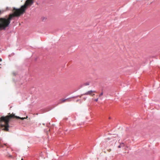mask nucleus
Masks as SVG:
<instances>
[{
  "mask_svg": "<svg viewBox=\"0 0 160 160\" xmlns=\"http://www.w3.org/2000/svg\"><path fill=\"white\" fill-rule=\"evenodd\" d=\"M6 116H2L0 118V128L2 129V130L5 131H9V121L14 118L20 119L22 120H23L25 118H20L18 116H16L14 114L12 113Z\"/></svg>",
  "mask_w": 160,
  "mask_h": 160,
  "instance_id": "nucleus-1",
  "label": "nucleus"
},
{
  "mask_svg": "<svg viewBox=\"0 0 160 160\" xmlns=\"http://www.w3.org/2000/svg\"><path fill=\"white\" fill-rule=\"evenodd\" d=\"M96 93V92L95 91L90 90L86 92L85 94H84V95H89L93 97L95 95L94 93Z\"/></svg>",
  "mask_w": 160,
  "mask_h": 160,
  "instance_id": "nucleus-2",
  "label": "nucleus"
},
{
  "mask_svg": "<svg viewBox=\"0 0 160 160\" xmlns=\"http://www.w3.org/2000/svg\"><path fill=\"white\" fill-rule=\"evenodd\" d=\"M125 145L123 143H120V145L118 146V148H121V147H124Z\"/></svg>",
  "mask_w": 160,
  "mask_h": 160,
  "instance_id": "nucleus-3",
  "label": "nucleus"
},
{
  "mask_svg": "<svg viewBox=\"0 0 160 160\" xmlns=\"http://www.w3.org/2000/svg\"><path fill=\"white\" fill-rule=\"evenodd\" d=\"M68 99H62L60 100V103H63L66 101H68Z\"/></svg>",
  "mask_w": 160,
  "mask_h": 160,
  "instance_id": "nucleus-4",
  "label": "nucleus"
},
{
  "mask_svg": "<svg viewBox=\"0 0 160 160\" xmlns=\"http://www.w3.org/2000/svg\"><path fill=\"white\" fill-rule=\"evenodd\" d=\"M103 92H102L99 95V97H100L101 96L103 95Z\"/></svg>",
  "mask_w": 160,
  "mask_h": 160,
  "instance_id": "nucleus-5",
  "label": "nucleus"
},
{
  "mask_svg": "<svg viewBox=\"0 0 160 160\" xmlns=\"http://www.w3.org/2000/svg\"><path fill=\"white\" fill-rule=\"evenodd\" d=\"M98 98H97L95 99H94V100L96 102H97L98 101Z\"/></svg>",
  "mask_w": 160,
  "mask_h": 160,
  "instance_id": "nucleus-6",
  "label": "nucleus"
},
{
  "mask_svg": "<svg viewBox=\"0 0 160 160\" xmlns=\"http://www.w3.org/2000/svg\"><path fill=\"white\" fill-rule=\"evenodd\" d=\"M8 157H12V156L11 155H9V156H8Z\"/></svg>",
  "mask_w": 160,
  "mask_h": 160,
  "instance_id": "nucleus-7",
  "label": "nucleus"
},
{
  "mask_svg": "<svg viewBox=\"0 0 160 160\" xmlns=\"http://www.w3.org/2000/svg\"><path fill=\"white\" fill-rule=\"evenodd\" d=\"M22 160H23V159L22 158Z\"/></svg>",
  "mask_w": 160,
  "mask_h": 160,
  "instance_id": "nucleus-8",
  "label": "nucleus"
}]
</instances>
